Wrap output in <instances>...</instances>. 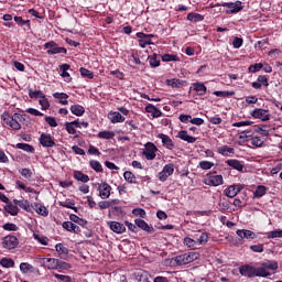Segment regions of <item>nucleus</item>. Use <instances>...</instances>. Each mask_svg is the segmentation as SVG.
<instances>
[{"mask_svg":"<svg viewBox=\"0 0 282 282\" xmlns=\"http://www.w3.org/2000/svg\"><path fill=\"white\" fill-rule=\"evenodd\" d=\"M252 118H258L259 120H262V122H268L270 120V115H268V110L257 108L251 112Z\"/></svg>","mask_w":282,"mask_h":282,"instance_id":"nucleus-9","label":"nucleus"},{"mask_svg":"<svg viewBox=\"0 0 282 282\" xmlns=\"http://www.w3.org/2000/svg\"><path fill=\"white\" fill-rule=\"evenodd\" d=\"M0 265H2V268H14V260H12V258H2Z\"/></svg>","mask_w":282,"mask_h":282,"instance_id":"nucleus-36","label":"nucleus"},{"mask_svg":"<svg viewBox=\"0 0 282 282\" xmlns=\"http://www.w3.org/2000/svg\"><path fill=\"white\" fill-rule=\"evenodd\" d=\"M32 208L37 213V215H42V217H47V215H50V210H47V207L43 205L34 204Z\"/></svg>","mask_w":282,"mask_h":282,"instance_id":"nucleus-24","label":"nucleus"},{"mask_svg":"<svg viewBox=\"0 0 282 282\" xmlns=\"http://www.w3.org/2000/svg\"><path fill=\"white\" fill-rule=\"evenodd\" d=\"M236 235H238L240 237V239H247V240L257 239V234H254V231L248 230V229H238L236 231Z\"/></svg>","mask_w":282,"mask_h":282,"instance_id":"nucleus-14","label":"nucleus"},{"mask_svg":"<svg viewBox=\"0 0 282 282\" xmlns=\"http://www.w3.org/2000/svg\"><path fill=\"white\" fill-rule=\"evenodd\" d=\"M156 151H158V147H155V144L149 142L145 144V150L142 153L148 160H155Z\"/></svg>","mask_w":282,"mask_h":282,"instance_id":"nucleus-8","label":"nucleus"},{"mask_svg":"<svg viewBox=\"0 0 282 282\" xmlns=\"http://www.w3.org/2000/svg\"><path fill=\"white\" fill-rule=\"evenodd\" d=\"M197 259H199V254L197 252H188L176 256L173 261L176 265H188V263H193V261H197Z\"/></svg>","mask_w":282,"mask_h":282,"instance_id":"nucleus-2","label":"nucleus"},{"mask_svg":"<svg viewBox=\"0 0 282 282\" xmlns=\"http://www.w3.org/2000/svg\"><path fill=\"white\" fill-rule=\"evenodd\" d=\"M1 243L2 248H4L6 250H14V248L19 246V239L13 235H9L2 238Z\"/></svg>","mask_w":282,"mask_h":282,"instance_id":"nucleus-4","label":"nucleus"},{"mask_svg":"<svg viewBox=\"0 0 282 282\" xmlns=\"http://www.w3.org/2000/svg\"><path fill=\"white\" fill-rule=\"evenodd\" d=\"M70 111L74 116L80 117L85 113V107L80 105H73L70 106Z\"/></svg>","mask_w":282,"mask_h":282,"instance_id":"nucleus-29","label":"nucleus"},{"mask_svg":"<svg viewBox=\"0 0 282 282\" xmlns=\"http://www.w3.org/2000/svg\"><path fill=\"white\" fill-rule=\"evenodd\" d=\"M227 164L228 166H231V169H235L236 171L243 172V163H241L239 160H228Z\"/></svg>","mask_w":282,"mask_h":282,"instance_id":"nucleus-27","label":"nucleus"},{"mask_svg":"<svg viewBox=\"0 0 282 282\" xmlns=\"http://www.w3.org/2000/svg\"><path fill=\"white\" fill-rule=\"evenodd\" d=\"M108 118L112 124H116L117 122H124V117L118 111L108 113Z\"/></svg>","mask_w":282,"mask_h":282,"instance_id":"nucleus-23","label":"nucleus"},{"mask_svg":"<svg viewBox=\"0 0 282 282\" xmlns=\"http://www.w3.org/2000/svg\"><path fill=\"white\" fill-rule=\"evenodd\" d=\"M69 219L74 224H78V226H83V228H85V226H87V220L76 216L75 214H70Z\"/></svg>","mask_w":282,"mask_h":282,"instance_id":"nucleus-32","label":"nucleus"},{"mask_svg":"<svg viewBox=\"0 0 282 282\" xmlns=\"http://www.w3.org/2000/svg\"><path fill=\"white\" fill-rule=\"evenodd\" d=\"M251 144L253 145V147H263V140H261V137H254V138H252V140H251Z\"/></svg>","mask_w":282,"mask_h":282,"instance_id":"nucleus-62","label":"nucleus"},{"mask_svg":"<svg viewBox=\"0 0 282 282\" xmlns=\"http://www.w3.org/2000/svg\"><path fill=\"white\" fill-rule=\"evenodd\" d=\"M59 205L63 206V208H72V210H74L75 213H78V207H74V202L72 200L59 203Z\"/></svg>","mask_w":282,"mask_h":282,"instance_id":"nucleus-49","label":"nucleus"},{"mask_svg":"<svg viewBox=\"0 0 282 282\" xmlns=\"http://www.w3.org/2000/svg\"><path fill=\"white\" fill-rule=\"evenodd\" d=\"M17 118H19V113H14V116L12 117L9 112H3L1 116V120L4 122V124H8L9 127H11V129L19 131V129H21V123L17 121Z\"/></svg>","mask_w":282,"mask_h":282,"instance_id":"nucleus-3","label":"nucleus"},{"mask_svg":"<svg viewBox=\"0 0 282 282\" xmlns=\"http://www.w3.org/2000/svg\"><path fill=\"white\" fill-rule=\"evenodd\" d=\"M90 167L96 171V173H102V165L98 161H90L89 162Z\"/></svg>","mask_w":282,"mask_h":282,"instance_id":"nucleus-44","label":"nucleus"},{"mask_svg":"<svg viewBox=\"0 0 282 282\" xmlns=\"http://www.w3.org/2000/svg\"><path fill=\"white\" fill-rule=\"evenodd\" d=\"M178 138L181 140H184L185 142H188L189 144H194V142H197V138L188 135V132L186 130L180 131Z\"/></svg>","mask_w":282,"mask_h":282,"instance_id":"nucleus-22","label":"nucleus"},{"mask_svg":"<svg viewBox=\"0 0 282 282\" xmlns=\"http://www.w3.org/2000/svg\"><path fill=\"white\" fill-rule=\"evenodd\" d=\"M20 272H22V274H28L29 272H34V267H32V264H30L28 262H22L20 264Z\"/></svg>","mask_w":282,"mask_h":282,"instance_id":"nucleus-34","label":"nucleus"},{"mask_svg":"<svg viewBox=\"0 0 282 282\" xmlns=\"http://www.w3.org/2000/svg\"><path fill=\"white\" fill-rule=\"evenodd\" d=\"M69 268H72V264L57 260V270H69Z\"/></svg>","mask_w":282,"mask_h":282,"instance_id":"nucleus-55","label":"nucleus"},{"mask_svg":"<svg viewBox=\"0 0 282 282\" xmlns=\"http://www.w3.org/2000/svg\"><path fill=\"white\" fill-rule=\"evenodd\" d=\"M55 250H56V252H58L61 259H65V257H67V254H68V252H69V251L67 250V248H66L65 246H63V243H57V245L55 246Z\"/></svg>","mask_w":282,"mask_h":282,"instance_id":"nucleus-28","label":"nucleus"},{"mask_svg":"<svg viewBox=\"0 0 282 282\" xmlns=\"http://www.w3.org/2000/svg\"><path fill=\"white\" fill-rule=\"evenodd\" d=\"M62 226L64 230H67L68 232H75V235H78V232H80V227L72 221H64Z\"/></svg>","mask_w":282,"mask_h":282,"instance_id":"nucleus-20","label":"nucleus"},{"mask_svg":"<svg viewBox=\"0 0 282 282\" xmlns=\"http://www.w3.org/2000/svg\"><path fill=\"white\" fill-rule=\"evenodd\" d=\"M13 204L15 206H19L20 208H22L23 210H26V213H32V207L33 205H30V202L25 200V199H22V200H19V199H13Z\"/></svg>","mask_w":282,"mask_h":282,"instance_id":"nucleus-19","label":"nucleus"},{"mask_svg":"<svg viewBox=\"0 0 282 282\" xmlns=\"http://www.w3.org/2000/svg\"><path fill=\"white\" fill-rule=\"evenodd\" d=\"M79 72H80V74H82V76L84 77V78H94V72H91V70H89V69H87V68H80L79 69Z\"/></svg>","mask_w":282,"mask_h":282,"instance_id":"nucleus-51","label":"nucleus"},{"mask_svg":"<svg viewBox=\"0 0 282 282\" xmlns=\"http://www.w3.org/2000/svg\"><path fill=\"white\" fill-rule=\"evenodd\" d=\"M158 138L162 140L164 147H166V149H169L170 151H173V149H175V144L173 143V140L171 139V137L164 133H160Z\"/></svg>","mask_w":282,"mask_h":282,"instance_id":"nucleus-18","label":"nucleus"},{"mask_svg":"<svg viewBox=\"0 0 282 282\" xmlns=\"http://www.w3.org/2000/svg\"><path fill=\"white\" fill-rule=\"evenodd\" d=\"M13 19L18 25H26V30H30V20H23L22 17H14Z\"/></svg>","mask_w":282,"mask_h":282,"instance_id":"nucleus-42","label":"nucleus"},{"mask_svg":"<svg viewBox=\"0 0 282 282\" xmlns=\"http://www.w3.org/2000/svg\"><path fill=\"white\" fill-rule=\"evenodd\" d=\"M132 215H135L137 217H142V219H144V217H147V212L142 208H135L132 210Z\"/></svg>","mask_w":282,"mask_h":282,"instance_id":"nucleus-58","label":"nucleus"},{"mask_svg":"<svg viewBox=\"0 0 282 282\" xmlns=\"http://www.w3.org/2000/svg\"><path fill=\"white\" fill-rule=\"evenodd\" d=\"M123 177L126 182H129V184H135V175L130 171L124 172Z\"/></svg>","mask_w":282,"mask_h":282,"instance_id":"nucleus-43","label":"nucleus"},{"mask_svg":"<svg viewBox=\"0 0 282 282\" xmlns=\"http://www.w3.org/2000/svg\"><path fill=\"white\" fill-rule=\"evenodd\" d=\"M224 6L228 8V10L226 11V14H237V12H241V10H243V6H241V1L227 2Z\"/></svg>","mask_w":282,"mask_h":282,"instance_id":"nucleus-6","label":"nucleus"},{"mask_svg":"<svg viewBox=\"0 0 282 282\" xmlns=\"http://www.w3.org/2000/svg\"><path fill=\"white\" fill-rule=\"evenodd\" d=\"M232 45L236 50H239V47H241V45H243V39L235 37L232 41Z\"/></svg>","mask_w":282,"mask_h":282,"instance_id":"nucleus-63","label":"nucleus"},{"mask_svg":"<svg viewBox=\"0 0 282 282\" xmlns=\"http://www.w3.org/2000/svg\"><path fill=\"white\" fill-rule=\"evenodd\" d=\"M44 263H47L46 264L47 270H57L58 259L45 258Z\"/></svg>","mask_w":282,"mask_h":282,"instance_id":"nucleus-26","label":"nucleus"},{"mask_svg":"<svg viewBox=\"0 0 282 282\" xmlns=\"http://www.w3.org/2000/svg\"><path fill=\"white\" fill-rule=\"evenodd\" d=\"M243 187L241 185H231L225 191L227 197H237Z\"/></svg>","mask_w":282,"mask_h":282,"instance_id":"nucleus-15","label":"nucleus"},{"mask_svg":"<svg viewBox=\"0 0 282 282\" xmlns=\"http://www.w3.org/2000/svg\"><path fill=\"white\" fill-rule=\"evenodd\" d=\"M184 243L185 246H187L188 248H192L193 250H195V246L197 243V240H193L191 238H185L184 239Z\"/></svg>","mask_w":282,"mask_h":282,"instance_id":"nucleus-60","label":"nucleus"},{"mask_svg":"<svg viewBox=\"0 0 282 282\" xmlns=\"http://www.w3.org/2000/svg\"><path fill=\"white\" fill-rule=\"evenodd\" d=\"M207 182H208L207 183L208 186H221V184H224V176L208 174Z\"/></svg>","mask_w":282,"mask_h":282,"instance_id":"nucleus-13","label":"nucleus"},{"mask_svg":"<svg viewBox=\"0 0 282 282\" xmlns=\"http://www.w3.org/2000/svg\"><path fill=\"white\" fill-rule=\"evenodd\" d=\"M115 135L116 133L113 131H101L98 133V138H101L102 140H111Z\"/></svg>","mask_w":282,"mask_h":282,"instance_id":"nucleus-37","label":"nucleus"},{"mask_svg":"<svg viewBox=\"0 0 282 282\" xmlns=\"http://www.w3.org/2000/svg\"><path fill=\"white\" fill-rule=\"evenodd\" d=\"M44 47L47 50V54H67V48L58 46L54 41L45 43Z\"/></svg>","mask_w":282,"mask_h":282,"instance_id":"nucleus-5","label":"nucleus"},{"mask_svg":"<svg viewBox=\"0 0 282 282\" xmlns=\"http://www.w3.org/2000/svg\"><path fill=\"white\" fill-rule=\"evenodd\" d=\"M175 171L173 164H166L163 171L159 174V180L161 182H166V178L171 177V174Z\"/></svg>","mask_w":282,"mask_h":282,"instance_id":"nucleus-12","label":"nucleus"},{"mask_svg":"<svg viewBox=\"0 0 282 282\" xmlns=\"http://www.w3.org/2000/svg\"><path fill=\"white\" fill-rule=\"evenodd\" d=\"M75 123L72 122H66L65 126H66V131L68 133H70V135H74L76 133V128L74 126Z\"/></svg>","mask_w":282,"mask_h":282,"instance_id":"nucleus-57","label":"nucleus"},{"mask_svg":"<svg viewBox=\"0 0 282 282\" xmlns=\"http://www.w3.org/2000/svg\"><path fill=\"white\" fill-rule=\"evenodd\" d=\"M3 230H9V231H13L17 232V230H19V228L17 227V225L12 224V223H7L2 226Z\"/></svg>","mask_w":282,"mask_h":282,"instance_id":"nucleus-56","label":"nucleus"},{"mask_svg":"<svg viewBox=\"0 0 282 282\" xmlns=\"http://www.w3.org/2000/svg\"><path fill=\"white\" fill-rule=\"evenodd\" d=\"M137 36H138V39L144 40L148 45H152V44H153V43L151 42V36H153L152 34H148V35H147V34H144V33H142V32H139V33H137Z\"/></svg>","mask_w":282,"mask_h":282,"instance_id":"nucleus-47","label":"nucleus"},{"mask_svg":"<svg viewBox=\"0 0 282 282\" xmlns=\"http://www.w3.org/2000/svg\"><path fill=\"white\" fill-rule=\"evenodd\" d=\"M162 61L164 63H171V61H180V58H177V55L164 54Z\"/></svg>","mask_w":282,"mask_h":282,"instance_id":"nucleus-52","label":"nucleus"},{"mask_svg":"<svg viewBox=\"0 0 282 282\" xmlns=\"http://www.w3.org/2000/svg\"><path fill=\"white\" fill-rule=\"evenodd\" d=\"M108 226L112 232H116L117 235H122L124 230H127V227L124 225L118 223V221H109Z\"/></svg>","mask_w":282,"mask_h":282,"instance_id":"nucleus-16","label":"nucleus"},{"mask_svg":"<svg viewBox=\"0 0 282 282\" xmlns=\"http://www.w3.org/2000/svg\"><path fill=\"white\" fill-rule=\"evenodd\" d=\"M40 144H42V147H45L47 149H51L52 147H56V142H54V140L52 139V135L47 133L41 134Z\"/></svg>","mask_w":282,"mask_h":282,"instance_id":"nucleus-10","label":"nucleus"},{"mask_svg":"<svg viewBox=\"0 0 282 282\" xmlns=\"http://www.w3.org/2000/svg\"><path fill=\"white\" fill-rule=\"evenodd\" d=\"M200 169H203V171H209V169L215 166V163L210 162V161H202L199 163Z\"/></svg>","mask_w":282,"mask_h":282,"instance_id":"nucleus-48","label":"nucleus"},{"mask_svg":"<svg viewBox=\"0 0 282 282\" xmlns=\"http://www.w3.org/2000/svg\"><path fill=\"white\" fill-rule=\"evenodd\" d=\"M40 105L42 109H50V101L47 100V98H45V95L41 97Z\"/></svg>","mask_w":282,"mask_h":282,"instance_id":"nucleus-61","label":"nucleus"},{"mask_svg":"<svg viewBox=\"0 0 282 282\" xmlns=\"http://www.w3.org/2000/svg\"><path fill=\"white\" fill-rule=\"evenodd\" d=\"M54 276H55V279H58L59 281L74 282L69 275H63V274L55 273Z\"/></svg>","mask_w":282,"mask_h":282,"instance_id":"nucleus-59","label":"nucleus"},{"mask_svg":"<svg viewBox=\"0 0 282 282\" xmlns=\"http://www.w3.org/2000/svg\"><path fill=\"white\" fill-rule=\"evenodd\" d=\"M134 224L138 228H141V230H145V232H155V229L153 228V226L147 224V221L140 218L135 219Z\"/></svg>","mask_w":282,"mask_h":282,"instance_id":"nucleus-17","label":"nucleus"},{"mask_svg":"<svg viewBox=\"0 0 282 282\" xmlns=\"http://www.w3.org/2000/svg\"><path fill=\"white\" fill-rule=\"evenodd\" d=\"M166 84L170 85L171 87H182V85H184V80L182 79H167Z\"/></svg>","mask_w":282,"mask_h":282,"instance_id":"nucleus-41","label":"nucleus"},{"mask_svg":"<svg viewBox=\"0 0 282 282\" xmlns=\"http://www.w3.org/2000/svg\"><path fill=\"white\" fill-rule=\"evenodd\" d=\"M250 250H252V252H263V245H252Z\"/></svg>","mask_w":282,"mask_h":282,"instance_id":"nucleus-64","label":"nucleus"},{"mask_svg":"<svg viewBox=\"0 0 282 282\" xmlns=\"http://www.w3.org/2000/svg\"><path fill=\"white\" fill-rule=\"evenodd\" d=\"M268 188L263 185H260L257 187L256 192H254V197H263V195H265Z\"/></svg>","mask_w":282,"mask_h":282,"instance_id":"nucleus-46","label":"nucleus"},{"mask_svg":"<svg viewBox=\"0 0 282 282\" xmlns=\"http://www.w3.org/2000/svg\"><path fill=\"white\" fill-rule=\"evenodd\" d=\"M196 241L199 242L200 246L208 243V234L198 231L196 235Z\"/></svg>","mask_w":282,"mask_h":282,"instance_id":"nucleus-33","label":"nucleus"},{"mask_svg":"<svg viewBox=\"0 0 282 282\" xmlns=\"http://www.w3.org/2000/svg\"><path fill=\"white\" fill-rule=\"evenodd\" d=\"M98 191H99V197H101V199H109L111 195V187L109 186V184L101 183L98 186Z\"/></svg>","mask_w":282,"mask_h":282,"instance_id":"nucleus-11","label":"nucleus"},{"mask_svg":"<svg viewBox=\"0 0 282 282\" xmlns=\"http://www.w3.org/2000/svg\"><path fill=\"white\" fill-rule=\"evenodd\" d=\"M282 238V230H273L268 234V239Z\"/></svg>","mask_w":282,"mask_h":282,"instance_id":"nucleus-50","label":"nucleus"},{"mask_svg":"<svg viewBox=\"0 0 282 282\" xmlns=\"http://www.w3.org/2000/svg\"><path fill=\"white\" fill-rule=\"evenodd\" d=\"M4 210L6 213H9V215H12V217H17V215H19V207L17 205H12V203H7Z\"/></svg>","mask_w":282,"mask_h":282,"instance_id":"nucleus-25","label":"nucleus"},{"mask_svg":"<svg viewBox=\"0 0 282 282\" xmlns=\"http://www.w3.org/2000/svg\"><path fill=\"white\" fill-rule=\"evenodd\" d=\"M74 177H75V180H77V182H84V184H87V182L89 181V176L84 174L80 171H75Z\"/></svg>","mask_w":282,"mask_h":282,"instance_id":"nucleus-30","label":"nucleus"},{"mask_svg":"<svg viewBox=\"0 0 282 282\" xmlns=\"http://www.w3.org/2000/svg\"><path fill=\"white\" fill-rule=\"evenodd\" d=\"M261 69H263L262 63H258L249 67V72H251L252 74H257V72H260Z\"/></svg>","mask_w":282,"mask_h":282,"instance_id":"nucleus-53","label":"nucleus"},{"mask_svg":"<svg viewBox=\"0 0 282 282\" xmlns=\"http://www.w3.org/2000/svg\"><path fill=\"white\" fill-rule=\"evenodd\" d=\"M62 69V78H67V83L72 82V77L69 76V73H67V69H69V64H63L61 66Z\"/></svg>","mask_w":282,"mask_h":282,"instance_id":"nucleus-38","label":"nucleus"},{"mask_svg":"<svg viewBox=\"0 0 282 282\" xmlns=\"http://www.w3.org/2000/svg\"><path fill=\"white\" fill-rule=\"evenodd\" d=\"M193 87H194V91H197L199 96H204V94H206L207 88L204 84L195 83Z\"/></svg>","mask_w":282,"mask_h":282,"instance_id":"nucleus-35","label":"nucleus"},{"mask_svg":"<svg viewBox=\"0 0 282 282\" xmlns=\"http://www.w3.org/2000/svg\"><path fill=\"white\" fill-rule=\"evenodd\" d=\"M219 153H221V155H228V153H235V149L224 145L219 148Z\"/></svg>","mask_w":282,"mask_h":282,"instance_id":"nucleus-54","label":"nucleus"},{"mask_svg":"<svg viewBox=\"0 0 282 282\" xmlns=\"http://www.w3.org/2000/svg\"><path fill=\"white\" fill-rule=\"evenodd\" d=\"M259 269L264 270L267 276H270L272 273H270L268 270H279V262L274 260H267L261 267H259Z\"/></svg>","mask_w":282,"mask_h":282,"instance_id":"nucleus-7","label":"nucleus"},{"mask_svg":"<svg viewBox=\"0 0 282 282\" xmlns=\"http://www.w3.org/2000/svg\"><path fill=\"white\" fill-rule=\"evenodd\" d=\"M145 111L147 113H151L153 118H160L162 116V110L151 104L145 107Z\"/></svg>","mask_w":282,"mask_h":282,"instance_id":"nucleus-21","label":"nucleus"},{"mask_svg":"<svg viewBox=\"0 0 282 282\" xmlns=\"http://www.w3.org/2000/svg\"><path fill=\"white\" fill-rule=\"evenodd\" d=\"M187 21H204V15L199 14V13H188L187 14Z\"/></svg>","mask_w":282,"mask_h":282,"instance_id":"nucleus-40","label":"nucleus"},{"mask_svg":"<svg viewBox=\"0 0 282 282\" xmlns=\"http://www.w3.org/2000/svg\"><path fill=\"white\" fill-rule=\"evenodd\" d=\"M54 98H57L59 100L61 105H68L69 101H67V98H69V96L65 93H55L53 94Z\"/></svg>","mask_w":282,"mask_h":282,"instance_id":"nucleus-31","label":"nucleus"},{"mask_svg":"<svg viewBox=\"0 0 282 282\" xmlns=\"http://www.w3.org/2000/svg\"><path fill=\"white\" fill-rule=\"evenodd\" d=\"M17 149H21L22 151H26V153H34V147L28 143H18Z\"/></svg>","mask_w":282,"mask_h":282,"instance_id":"nucleus-39","label":"nucleus"},{"mask_svg":"<svg viewBox=\"0 0 282 282\" xmlns=\"http://www.w3.org/2000/svg\"><path fill=\"white\" fill-rule=\"evenodd\" d=\"M151 67H160V59H158V54H153L148 57Z\"/></svg>","mask_w":282,"mask_h":282,"instance_id":"nucleus-45","label":"nucleus"},{"mask_svg":"<svg viewBox=\"0 0 282 282\" xmlns=\"http://www.w3.org/2000/svg\"><path fill=\"white\" fill-rule=\"evenodd\" d=\"M239 272L241 276H248L249 279H252L253 276L268 278V273H265L264 269L254 268L249 264L240 267Z\"/></svg>","mask_w":282,"mask_h":282,"instance_id":"nucleus-1","label":"nucleus"}]
</instances>
